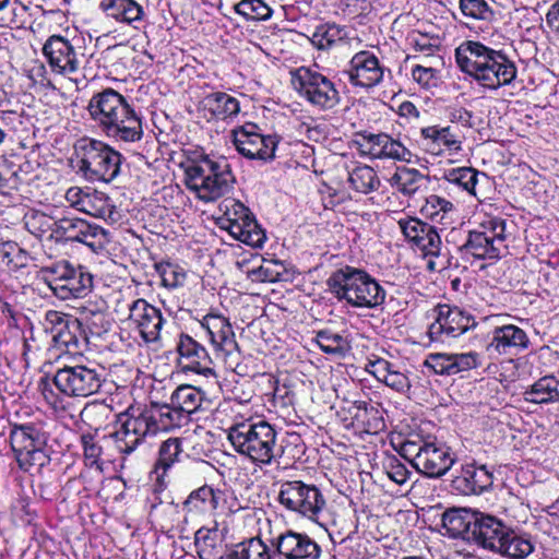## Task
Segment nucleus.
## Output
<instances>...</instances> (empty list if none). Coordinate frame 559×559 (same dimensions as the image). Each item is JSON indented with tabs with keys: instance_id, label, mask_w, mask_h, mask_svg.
Wrapping results in <instances>:
<instances>
[{
	"instance_id": "1",
	"label": "nucleus",
	"mask_w": 559,
	"mask_h": 559,
	"mask_svg": "<svg viewBox=\"0 0 559 559\" xmlns=\"http://www.w3.org/2000/svg\"><path fill=\"white\" fill-rule=\"evenodd\" d=\"M204 400L205 393L201 389L181 384L173 391L168 403L152 402L144 407L131 405L119 413L110 437L121 454H131L147 438L185 426Z\"/></svg>"
},
{
	"instance_id": "2",
	"label": "nucleus",
	"mask_w": 559,
	"mask_h": 559,
	"mask_svg": "<svg viewBox=\"0 0 559 559\" xmlns=\"http://www.w3.org/2000/svg\"><path fill=\"white\" fill-rule=\"evenodd\" d=\"M87 112L102 133L115 142L135 143L143 138L142 115L114 88L95 93L87 104Z\"/></svg>"
},
{
	"instance_id": "3",
	"label": "nucleus",
	"mask_w": 559,
	"mask_h": 559,
	"mask_svg": "<svg viewBox=\"0 0 559 559\" xmlns=\"http://www.w3.org/2000/svg\"><path fill=\"white\" fill-rule=\"evenodd\" d=\"M454 55L459 69L485 90L496 91L516 79L515 62L504 51L478 40L461 43Z\"/></svg>"
},
{
	"instance_id": "4",
	"label": "nucleus",
	"mask_w": 559,
	"mask_h": 559,
	"mask_svg": "<svg viewBox=\"0 0 559 559\" xmlns=\"http://www.w3.org/2000/svg\"><path fill=\"white\" fill-rule=\"evenodd\" d=\"M274 425L260 417H249L235 421L229 428L227 439L233 449L259 467L280 463L286 455V447L277 442Z\"/></svg>"
},
{
	"instance_id": "5",
	"label": "nucleus",
	"mask_w": 559,
	"mask_h": 559,
	"mask_svg": "<svg viewBox=\"0 0 559 559\" xmlns=\"http://www.w3.org/2000/svg\"><path fill=\"white\" fill-rule=\"evenodd\" d=\"M185 182L198 199L212 202L230 192L235 176L225 157L201 155L186 163Z\"/></svg>"
},
{
	"instance_id": "6",
	"label": "nucleus",
	"mask_w": 559,
	"mask_h": 559,
	"mask_svg": "<svg viewBox=\"0 0 559 559\" xmlns=\"http://www.w3.org/2000/svg\"><path fill=\"white\" fill-rule=\"evenodd\" d=\"M333 294L353 307L374 309L386 298L385 289L366 271L345 266L334 272L328 280Z\"/></svg>"
},
{
	"instance_id": "7",
	"label": "nucleus",
	"mask_w": 559,
	"mask_h": 559,
	"mask_svg": "<svg viewBox=\"0 0 559 559\" xmlns=\"http://www.w3.org/2000/svg\"><path fill=\"white\" fill-rule=\"evenodd\" d=\"M75 153L79 171L88 181L110 182L120 173L122 155L103 141L81 139Z\"/></svg>"
},
{
	"instance_id": "8",
	"label": "nucleus",
	"mask_w": 559,
	"mask_h": 559,
	"mask_svg": "<svg viewBox=\"0 0 559 559\" xmlns=\"http://www.w3.org/2000/svg\"><path fill=\"white\" fill-rule=\"evenodd\" d=\"M10 444L19 467L32 475L50 463L47 453V435L39 425L14 424L10 429Z\"/></svg>"
},
{
	"instance_id": "9",
	"label": "nucleus",
	"mask_w": 559,
	"mask_h": 559,
	"mask_svg": "<svg viewBox=\"0 0 559 559\" xmlns=\"http://www.w3.org/2000/svg\"><path fill=\"white\" fill-rule=\"evenodd\" d=\"M507 221L489 216L476 229L469 230L466 241L459 248L465 260L496 261L507 251Z\"/></svg>"
},
{
	"instance_id": "10",
	"label": "nucleus",
	"mask_w": 559,
	"mask_h": 559,
	"mask_svg": "<svg viewBox=\"0 0 559 559\" xmlns=\"http://www.w3.org/2000/svg\"><path fill=\"white\" fill-rule=\"evenodd\" d=\"M402 451L416 471L428 478L442 477L455 463L454 452L436 438L408 439L403 443Z\"/></svg>"
},
{
	"instance_id": "11",
	"label": "nucleus",
	"mask_w": 559,
	"mask_h": 559,
	"mask_svg": "<svg viewBox=\"0 0 559 559\" xmlns=\"http://www.w3.org/2000/svg\"><path fill=\"white\" fill-rule=\"evenodd\" d=\"M45 272L49 289L60 300L84 298L93 289L94 276L81 264L62 260L48 266Z\"/></svg>"
},
{
	"instance_id": "12",
	"label": "nucleus",
	"mask_w": 559,
	"mask_h": 559,
	"mask_svg": "<svg viewBox=\"0 0 559 559\" xmlns=\"http://www.w3.org/2000/svg\"><path fill=\"white\" fill-rule=\"evenodd\" d=\"M218 210L221 212L217 217L218 226L227 230L234 239L252 248H261L264 245L265 231L257 223L250 210L240 201L225 199L221 202Z\"/></svg>"
},
{
	"instance_id": "13",
	"label": "nucleus",
	"mask_w": 559,
	"mask_h": 559,
	"mask_svg": "<svg viewBox=\"0 0 559 559\" xmlns=\"http://www.w3.org/2000/svg\"><path fill=\"white\" fill-rule=\"evenodd\" d=\"M104 381L105 369L95 362L64 366L52 378L61 393L74 397H87L97 393Z\"/></svg>"
},
{
	"instance_id": "14",
	"label": "nucleus",
	"mask_w": 559,
	"mask_h": 559,
	"mask_svg": "<svg viewBox=\"0 0 559 559\" xmlns=\"http://www.w3.org/2000/svg\"><path fill=\"white\" fill-rule=\"evenodd\" d=\"M277 500L287 511L311 521H317L326 506L321 490L301 480L281 481Z\"/></svg>"
},
{
	"instance_id": "15",
	"label": "nucleus",
	"mask_w": 559,
	"mask_h": 559,
	"mask_svg": "<svg viewBox=\"0 0 559 559\" xmlns=\"http://www.w3.org/2000/svg\"><path fill=\"white\" fill-rule=\"evenodd\" d=\"M200 324L206 332L215 357L234 371L240 364L241 353L229 319L211 311L202 318Z\"/></svg>"
},
{
	"instance_id": "16",
	"label": "nucleus",
	"mask_w": 559,
	"mask_h": 559,
	"mask_svg": "<svg viewBox=\"0 0 559 559\" xmlns=\"http://www.w3.org/2000/svg\"><path fill=\"white\" fill-rule=\"evenodd\" d=\"M292 83L302 98L319 109L329 110L340 103L335 84L316 69L298 68L293 73Z\"/></svg>"
},
{
	"instance_id": "17",
	"label": "nucleus",
	"mask_w": 559,
	"mask_h": 559,
	"mask_svg": "<svg viewBox=\"0 0 559 559\" xmlns=\"http://www.w3.org/2000/svg\"><path fill=\"white\" fill-rule=\"evenodd\" d=\"M233 143L243 157L264 163L275 158L278 138L275 134L264 135L253 123H247L233 130Z\"/></svg>"
},
{
	"instance_id": "18",
	"label": "nucleus",
	"mask_w": 559,
	"mask_h": 559,
	"mask_svg": "<svg viewBox=\"0 0 559 559\" xmlns=\"http://www.w3.org/2000/svg\"><path fill=\"white\" fill-rule=\"evenodd\" d=\"M43 55L56 74L71 76L81 69L83 57L82 47H75L63 36L52 35L43 46Z\"/></svg>"
},
{
	"instance_id": "19",
	"label": "nucleus",
	"mask_w": 559,
	"mask_h": 559,
	"mask_svg": "<svg viewBox=\"0 0 559 559\" xmlns=\"http://www.w3.org/2000/svg\"><path fill=\"white\" fill-rule=\"evenodd\" d=\"M476 326L474 317L457 307L439 306L438 316L428 329L432 342L448 343Z\"/></svg>"
},
{
	"instance_id": "20",
	"label": "nucleus",
	"mask_w": 559,
	"mask_h": 559,
	"mask_svg": "<svg viewBox=\"0 0 559 559\" xmlns=\"http://www.w3.org/2000/svg\"><path fill=\"white\" fill-rule=\"evenodd\" d=\"M68 204L91 216L116 222L118 213L112 200L105 193L92 188L71 187L66 192Z\"/></svg>"
},
{
	"instance_id": "21",
	"label": "nucleus",
	"mask_w": 559,
	"mask_h": 559,
	"mask_svg": "<svg viewBox=\"0 0 559 559\" xmlns=\"http://www.w3.org/2000/svg\"><path fill=\"white\" fill-rule=\"evenodd\" d=\"M280 559H321L322 548L307 533L285 530L270 539Z\"/></svg>"
},
{
	"instance_id": "22",
	"label": "nucleus",
	"mask_w": 559,
	"mask_h": 559,
	"mask_svg": "<svg viewBox=\"0 0 559 559\" xmlns=\"http://www.w3.org/2000/svg\"><path fill=\"white\" fill-rule=\"evenodd\" d=\"M76 241L85 245L92 251L98 252L108 242L107 231L82 218H61L57 229V240Z\"/></svg>"
},
{
	"instance_id": "23",
	"label": "nucleus",
	"mask_w": 559,
	"mask_h": 559,
	"mask_svg": "<svg viewBox=\"0 0 559 559\" xmlns=\"http://www.w3.org/2000/svg\"><path fill=\"white\" fill-rule=\"evenodd\" d=\"M405 239L425 257L438 258L441 254L442 241L435 226L417 217H405L397 222Z\"/></svg>"
},
{
	"instance_id": "24",
	"label": "nucleus",
	"mask_w": 559,
	"mask_h": 559,
	"mask_svg": "<svg viewBox=\"0 0 559 559\" xmlns=\"http://www.w3.org/2000/svg\"><path fill=\"white\" fill-rule=\"evenodd\" d=\"M420 139L428 153L442 156L447 152L449 154L460 153L464 135L450 124H433L420 129Z\"/></svg>"
},
{
	"instance_id": "25",
	"label": "nucleus",
	"mask_w": 559,
	"mask_h": 559,
	"mask_svg": "<svg viewBox=\"0 0 559 559\" xmlns=\"http://www.w3.org/2000/svg\"><path fill=\"white\" fill-rule=\"evenodd\" d=\"M425 367L439 376H455L469 371L481 365V357L477 352L466 353H432L424 362Z\"/></svg>"
},
{
	"instance_id": "26",
	"label": "nucleus",
	"mask_w": 559,
	"mask_h": 559,
	"mask_svg": "<svg viewBox=\"0 0 559 559\" xmlns=\"http://www.w3.org/2000/svg\"><path fill=\"white\" fill-rule=\"evenodd\" d=\"M346 73L353 85L371 88L382 82L384 68L373 52L361 50L352 57Z\"/></svg>"
},
{
	"instance_id": "27",
	"label": "nucleus",
	"mask_w": 559,
	"mask_h": 559,
	"mask_svg": "<svg viewBox=\"0 0 559 559\" xmlns=\"http://www.w3.org/2000/svg\"><path fill=\"white\" fill-rule=\"evenodd\" d=\"M129 320L145 343L159 340L165 320L158 308L144 299H136L129 307Z\"/></svg>"
},
{
	"instance_id": "28",
	"label": "nucleus",
	"mask_w": 559,
	"mask_h": 559,
	"mask_svg": "<svg viewBox=\"0 0 559 559\" xmlns=\"http://www.w3.org/2000/svg\"><path fill=\"white\" fill-rule=\"evenodd\" d=\"M176 349L179 355V361L185 370L193 371L206 378L215 377L207 349L192 336L181 333L178 337Z\"/></svg>"
},
{
	"instance_id": "29",
	"label": "nucleus",
	"mask_w": 559,
	"mask_h": 559,
	"mask_svg": "<svg viewBox=\"0 0 559 559\" xmlns=\"http://www.w3.org/2000/svg\"><path fill=\"white\" fill-rule=\"evenodd\" d=\"M509 530L510 526L506 525L498 518L490 514L476 513L472 528V540L484 549L497 552L501 545H503L502 542Z\"/></svg>"
},
{
	"instance_id": "30",
	"label": "nucleus",
	"mask_w": 559,
	"mask_h": 559,
	"mask_svg": "<svg viewBox=\"0 0 559 559\" xmlns=\"http://www.w3.org/2000/svg\"><path fill=\"white\" fill-rule=\"evenodd\" d=\"M98 10L105 17L134 29L147 22V13L136 0H100Z\"/></svg>"
},
{
	"instance_id": "31",
	"label": "nucleus",
	"mask_w": 559,
	"mask_h": 559,
	"mask_svg": "<svg viewBox=\"0 0 559 559\" xmlns=\"http://www.w3.org/2000/svg\"><path fill=\"white\" fill-rule=\"evenodd\" d=\"M487 349L499 355H516L528 348L530 338L526 332L514 324L496 326L491 333Z\"/></svg>"
},
{
	"instance_id": "32",
	"label": "nucleus",
	"mask_w": 559,
	"mask_h": 559,
	"mask_svg": "<svg viewBox=\"0 0 559 559\" xmlns=\"http://www.w3.org/2000/svg\"><path fill=\"white\" fill-rule=\"evenodd\" d=\"M493 477L485 465L468 463L453 479V487L463 495H480L492 486Z\"/></svg>"
},
{
	"instance_id": "33",
	"label": "nucleus",
	"mask_w": 559,
	"mask_h": 559,
	"mask_svg": "<svg viewBox=\"0 0 559 559\" xmlns=\"http://www.w3.org/2000/svg\"><path fill=\"white\" fill-rule=\"evenodd\" d=\"M366 370L396 392L406 393L412 386L407 370L386 359L370 360Z\"/></svg>"
},
{
	"instance_id": "34",
	"label": "nucleus",
	"mask_w": 559,
	"mask_h": 559,
	"mask_svg": "<svg viewBox=\"0 0 559 559\" xmlns=\"http://www.w3.org/2000/svg\"><path fill=\"white\" fill-rule=\"evenodd\" d=\"M225 500V491L203 485L190 492L182 503V510L186 518L188 515L212 513L219 509Z\"/></svg>"
},
{
	"instance_id": "35",
	"label": "nucleus",
	"mask_w": 559,
	"mask_h": 559,
	"mask_svg": "<svg viewBox=\"0 0 559 559\" xmlns=\"http://www.w3.org/2000/svg\"><path fill=\"white\" fill-rule=\"evenodd\" d=\"M186 454L180 438H168L158 448L157 459L152 471L155 480L164 485L173 468L182 462Z\"/></svg>"
},
{
	"instance_id": "36",
	"label": "nucleus",
	"mask_w": 559,
	"mask_h": 559,
	"mask_svg": "<svg viewBox=\"0 0 559 559\" xmlns=\"http://www.w3.org/2000/svg\"><path fill=\"white\" fill-rule=\"evenodd\" d=\"M201 107L207 120H233L240 111L239 100L224 92L207 94L203 97Z\"/></svg>"
},
{
	"instance_id": "37",
	"label": "nucleus",
	"mask_w": 559,
	"mask_h": 559,
	"mask_svg": "<svg viewBox=\"0 0 559 559\" xmlns=\"http://www.w3.org/2000/svg\"><path fill=\"white\" fill-rule=\"evenodd\" d=\"M195 551L200 559H224V536L217 524L200 527L194 534Z\"/></svg>"
},
{
	"instance_id": "38",
	"label": "nucleus",
	"mask_w": 559,
	"mask_h": 559,
	"mask_svg": "<svg viewBox=\"0 0 559 559\" xmlns=\"http://www.w3.org/2000/svg\"><path fill=\"white\" fill-rule=\"evenodd\" d=\"M524 400L534 404L559 402V374H547L535 381L523 393Z\"/></svg>"
},
{
	"instance_id": "39",
	"label": "nucleus",
	"mask_w": 559,
	"mask_h": 559,
	"mask_svg": "<svg viewBox=\"0 0 559 559\" xmlns=\"http://www.w3.org/2000/svg\"><path fill=\"white\" fill-rule=\"evenodd\" d=\"M313 342L324 354L335 358H344L352 350L348 334L345 332H336L332 329L317 331Z\"/></svg>"
},
{
	"instance_id": "40",
	"label": "nucleus",
	"mask_w": 559,
	"mask_h": 559,
	"mask_svg": "<svg viewBox=\"0 0 559 559\" xmlns=\"http://www.w3.org/2000/svg\"><path fill=\"white\" fill-rule=\"evenodd\" d=\"M274 550L260 537L243 539L225 551L224 559H272Z\"/></svg>"
},
{
	"instance_id": "41",
	"label": "nucleus",
	"mask_w": 559,
	"mask_h": 559,
	"mask_svg": "<svg viewBox=\"0 0 559 559\" xmlns=\"http://www.w3.org/2000/svg\"><path fill=\"white\" fill-rule=\"evenodd\" d=\"M474 518L466 510L451 509L442 515V527L449 537L472 540Z\"/></svg>"
},
{
	"instance_id": "42",
	"label": "nucleus",
	"mask_w": 559,
	"mask_h": 559,
	"mask_svg": "<svg viewBox=\"0 0 559 559\" xmlns=\"http://www.w3.org/2000/svg\"><path fill=\"white\" fill-rule=\"evenodd\" d=\"M420 211L426 218L444 227L453 223L456 212L451 201L437 194L427 197Z\"/></svg>"
},
{
	"instance_id": "43",
	"label": "nucleus",
	"mask_w": 559,
	"mask_h": 559,
	"mask_svg": "<svg viewBox=\"0 0 559 559\" xmlns=\"http://www.w3.org/2000/svg\"><path fill=\"white\" fill-rule=\"evenodd\" d=\"M503 545L496 554L509 559H525L534 551V544L531 537L519 531L510 527L504 539Z\"/></svg>"
},
{
	"instance_id": "44",
	"label": "nucleus",
	"mask_w": 559,
	"mask_h": 559,
	"mask_svg": "<svg viewBox=\"0 0 559 559\" xmlns=\"http://www.w3.org/2000/svg\"><path fill=\"white\" fill-rule=\"evenodd\" d=\"M51 340L57 349L70 355L79 354L85 345V338L81 334V322L75 318L63 325V329L56 333Z\"/></svg>"
},
{
	"instance_id": "45",
	"label": "nucleus",
	"mask_w": 559,
	"mask_h": 559,
	"mask_svg": "<svg viewBox=\"0 0 559 559\" xmlns=\"http://www.w3.org/2000/svg\"><path fill=\"white\" fill-rule=\"evenodd\" d=\"M390 186L405 197L414 195L425 183V176L416 168L397 167L389 178Z\"/></svg>"
},
{
	"instance_id": "46",
	"label": "nucleus",
	"mask_w": 559,
	"mask_h": 559,
	"mask_svg": "<svg viewBox=\"0 0 559 559\" xmlns=\"http://www.w3.org/2000/svg\"><path fill=\"white\" fill-rule=\"evenodd\" d=\"M348 181L355 191L364 194L373 192L380 187V179L376 170L368 165H358L349 170Z\"/></svg>"
},
{
	"instance_id": "47",
	"label": "nucleus",
	"mask_w": 559,
	"mask_h": 559,
	"mask_svg": "<svg viewBox=\"0 0 559 559\" xmlns=\"http://www.w3.org/2000/svg\"><path fill=\"white\" fill-rule=\"evenodd\" d=\"M247 276L252 282H281L287 280V271L282 261L278 260H262V263L246 271Z\"/></svg>"
},
{
	"instance_id": "48",
	"label": "nucleus",
	"mask_w": 559,
	"mask_h": 559,
	"mask_svg": "<svg viewBox=\"0 0 559 559\" xmlns=\"http://www.w3.org/2000/svg\"><path fill=\"white\" fill-rule=\"evenodd\" d=\"M480 173L473 167H457L444 170L443 179L457 186L469 195L476 197V185Z\"/></svg>"
},
{
	"instance_id": "49",
	"label": "nucleus",
	"mask_w": 559,
	"mask_h": 559,
	"mask_svg": "<svg viewBox=\"0 0 559 559\" xmlns=\"http://www.w3.org/2000/svg\"><path fill=\"white\" fill-rule=\"evenodd\" d=\"M345 36L344 29L336 24H320L312 33L310 40L318 49H329Z\"/></svg>"
},
{
	"instance_id": "50",
	"label": "nucleus",
	"mask_w": 559,
	"mask_h": 559,
	"mask_svg": "<svg viewBox=\"0 0 559 559\" xmlns=\"http://www.w3.org/2000/svg\"><path fill=\"white\" fill-rule=\"evenodd\" d=\"M235 12L253 22L267 21L273 14L271 7L263 0H241L235 4Z\"/></svg>"
},
{
	"instance_id": "51",
	"label": "nucleus",
	"mask_w": 559,
	"mask_h": 559,
	"mask_svg": "<svg viewBox=\"0 0 559 559\" xmlns=\"http://www.w3.org/2000/svg\"><path fill=\"white\" fill-rule=\"evenodd\" d=\"M59 221L41 212H32L25 216V226L31 234L43 237L50 231V236L57 239Z\"/></svg>"
},
{
	"instance_id": "52",
	"label": "nucleus",
	"mask_w": 559,
	"mask_h": 559,
	"mask_svg": "<svg viewBox=\"0 0 559 559\" xmlns=\"http://www.w3.org/2000/svg\"><path fill=\"white\" fill-rule=\"evenodd\" d=\"M81 443L83 447L85 464L102 472L103 445L100 444V440L96 435L84 433L81 437Z\"/></svg>"
},
{
	"instance_id": "53",
	"label": "nucleus",
	"mask_w": 559,
	"mask_h": 559,
	"mask_svg": "<svg viewBox=\"0 0 559 559\" xmlns=\"http://www.w3.org/2000/svg\"><path fill=\"white\" fill-rule=\"evenodd\" d=\"M382 144V154L380 159H393L399 162L411 163L413 153L400 141L384 133Z\"/></svg>"
},
{
	"instance_id": "54",
	"label": "nucleus",
	"mask_w": 559,
	"mask_h": 559,
	"mask_svg": "<svg viewBox=\"0 0 559 559\" xmlns=\"http://www.w3.org/2000/svg\"><path fill=\"white\" fill-rule=\"evenodd\" d=\"M162 283L165 287L176 289L185 285L187 273L185 269L176 263L165 262L158 265Z\"/></svg>"
},
{
	"instance_id": "55",
	"label": "nucleus",
	"mask_w": 559,
	"mask_h": 559,
	"mask_svg": "<svg viewBox=\"0 0 559 559\" xmlns=\"http://www.w3.org/2000/svg\"><path fill=\"white\" fill-rule=\"evenodd\" d=\"M0 257L12 269L23 267L28 261L27 252L14 241H7L1 245Z\"/></svg>"
},
{
	"instance_id": "56",
	"label": "nucleus",
	"mask_w": 559,
	"mask_h": 559,
	"mask_svg": "<svg viewBox=\"0 0 559 559\" xmlns=\"http://www.w3.org/2000/svg\"><path fill=\"white\" fill-rule=\"evenodd\" d=\"M460 10L466 17L490 21L493 12L486 0H460Z\"/></svg>"
},
{
	"instance_id": "57",
	"label": "nucleus",
	"mask_w": 559,
	"mask_h": 559,
	"mask_svg": "<svg viewBox=\"0 0 559 559\" xmlns=\"http://www.w3.org/2000/svg\"><path fill=\"white\" fill-rule=\"evenodd\" d=\"M412 78L423 88L430 90L439 84V71L432 67L416 64L412 69Z\"/></svg>"
},
{
	"instance_id": "58",
	"label": "nucleus",
	"mask_w": 559,
	"mask_h": 559,
	"mask_svg": "<svg viewBox=\"0 0 559 559\" xmlns=\"http://www.w3.org/2000/svg\"><path fill=\"white\" fill-rule=\"evenodd\" d=\"M74 318L70 314L57 311V310H48L45 314V329L49 331L51 337L58 333L63 325H67Z\"/></svg>"
},
{
	"instance_id": "59",
	"label": "nucleus",
	"mask_w": 559,
	"mask_h": 559,
	"mask_svg": "<svg viewBox=\"0 0 559 559\" xmlns=\"http://www.w3.org/2000/svg\"><path fill=\"white\" fill-rule=\"evenodd\" d=\"M82 316L92 334L99 336L110 328V321L106 319V316L102 311L83 312Z\"/></svg>"
},
{
	"instance_id": "60",
	"label": "nucleus",
	"mask_w": 559,
	"mask_h": 559,
	"mask_svg": "<svg viewBox=\"0 0 559 559\" xmlns=\"http://www.w3.org/2000/svg\"><path fill=\"white\" fill-rule=\"evenodd\" d=\"M16 2H10L9 0H0V25L1 26H10L12 24H16L17 20V10L21 11V14L25 12V8L14 7Z\"/></svg>"
},
{
	"instance_id": "61",
	"label": "nucleus",
	"mask_w": 559,
	"mask_h": 559,
	"mask_svg": "<svg viewBox=\"0 0 559 559\" xmlns=\"http://www.w3.org/2000/svg\"><path fill=\"white\" fill-rule=\"evenodd\" d=\"M364 143L361 144L366 147L368 154L373 157L380 159L382 154V144L384 139V133H368L365 132L362 135Z\"/></svg>"
},
{
	"instance_id": "62",
	"label": "nucleus",
	"mask_w": 559,
	"mask_h": 559,
	"mask_svg": "<svg viewBox=\"0 0 559 559\" xmlns=\"http://www.w3.org/2000/svg\"><path fill=\"white\" fill-rule=\"evenodd\" d=\"M386 475L397 485H404L411 475L407 467L397 460H392L386 466Z\"/></svg>"
},
{
	"instance_id": "63",
	"label": "nucleus",
	"mask_w": 559,
	"mask_h": 559,
	"mask_svg": "<svg viewBox=\"0 0 559 559\" xmlns=\"http://www.w3.org/2000/svg\"><path fill=\"white\" fill-rule=\"evenodd\" d=\"M29 78L40 85L50 84V79L48 78V72L44 63L35 62L28 70Z\"/></svg>"
},
{
	"instance_id": "64",
	"label": "nucleus",
	"mask_w": 559,
	"mask_h": 559,
	"mask_svg": "<svg viewBox=\"0 0 559 559\" xmlns=\"http://www.w3.org/2000/svg\"><path fill=\"white\" fill-rule=\"evenodd\" d=\"M546 24L551 32L559 35V0H557L546 14Z\"/></svg>"
}]
</instances>
